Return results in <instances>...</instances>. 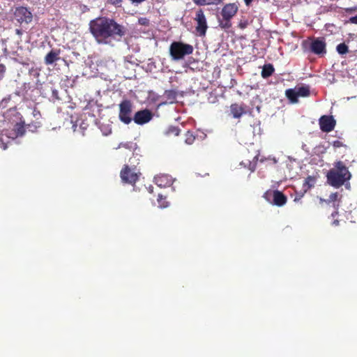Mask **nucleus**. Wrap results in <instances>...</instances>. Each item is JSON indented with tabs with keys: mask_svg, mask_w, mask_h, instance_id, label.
I'll return each instance as SVG.
<instances>
[{
	"mask_svg": "<svg viewBox=\"0 0 357 357\" xmlns=\"http://www.w3.org/2000/svg\"><path fill=\"white\" fill-rule=\"evenodd\" d=\"M89 31L96 41L100 45H110L113 41H121L126 33V28L114 19L98 17L89 22Z\"/></svg>",
	"mask_w": 357,
	"mask_h": 357,
	"instance_id": "f257e3e1",
	"label": "nucleus"
},
{
	"mask_svg": "<svg viewBox=\"0 0 357 357\" xmlns=\"http://www.w3.org/2000/svg\"><path fill=\"white\" fill-rule=\"evenodd\" d=\"M326 178L328 183L335 188H339L342 185L349 188L351 173L344 162L337 161L334 162L333 167L328 171Z\"/></svg>",
	"mask_w": 357,
	"mask_h": 357,
	"instance_id": "f03ea898",
	"label": "nucleus"
},
{
	"mask_svg": "<svg viewBox=\"0 0 357 357\" xmlns=\"http://www.w3.org/2000/svg\"><path fill=\"white\" fill-rule=\"evenodd\" d=\"M238 10L236 3H226L222 8L220 16L218 17L219 26L222 29H229L231 27V19Z\"/></svg>",
	"mask_w": 357,
	"mask_h": 357,
	"instance_id": "7ed1b4c3",
	"label": "nucleus"
},
{
	"mask_svg": "<svg viewBox=\"0 0 357 357\" xmlns=\"http://www.w3.org/2000/svg\"><path fill=\"white\" fill-rule=\"evenodd\" d=\"M193 50L192 45L181 41L172 42L169 48V55L173 61L183 59L185 56L192 54Z\"/></svg>",
	"mask_w": 357,
	"mask_h": 357,
	"instance_id": "20e7f679",
	"label": "nucleus"
},
{
	"mask_svg": "<svg viewBox=\"0 0 357 357\" xmlns=\"http://www.w3.org/2000/svg\"><path fill=\"white\" fill-rule=\"evenodd\" d=\"M310 95L309 86H296L285 91V96L291 103H296L299 97H307Z\"/></svg>",
	"mask_w": 357,
	"mask_h": 357,
	"instance_id": "39448f33",
	"label": "nucleus"
},
{
	"mask_svg": "<svg viewBox=\"0 0 357 357\" xmlns=\"http://www.w3.org/2000/svg\"><path fill=\"white\" fill-rule=\"evenodd\" d=\"M119 119L125 124H129L132 121V103L130 100H123L119 104Z\"/></svg>",
	"mask_w": 357,
	"mask_h": 357,
	"instance_id": "423d86ee",
	"label": "nucleus"
},
{
	"mask_svg": "<svg viewBox=\"0 0 357 357\" xmlns=\"http://www.w3.org/2000/svg\"><path fill=\"white\" fill-rule=\"evenodd\" d=\"M141 176L140 169H130L128 166L123 165L120 172V177L123 183L134 185Z\"/></svg>",
	"mask_w": 357,
	"mask_h": 357,
	"instance_id": "0eeeda50",
	"label": "nucleus"
},
{
	"mask_svg": "<svg viewBox=\"0 0 357 357\" xmlns=\"http://www.w3.org/2000/svg\"><path fill=\"white\" fill-rule=\"evenodd\" d=\"M194 20L197 23L195 30L197 35L201 37L205 36L208 26L206 17L202 9L200 8L196 11Z\"/></svg>",
	"mask_w": 357,
	"mask_h": 357,
	"instance_id": "6e6552de",
	"label": "nucleus"
},
{
	"mask_svg": "<svg viewBox=\"0 0 357 357\" xmlns=\"http://www.w3.org/2000/svg\"><path fill=\"white\" fill-rule=\"evenodd\" d=\"M15 19L20 24H29L32 21L33 15L31 12L26 7L20 6L15 8L14 11Z\"/></svg>",
	"mask_w": 357,
	"mask_h": 357,
	"instance_id": "1a4fd4ad",
	"label": "nucleus"
},
{
	"mask_svg": "<svg viewBox=\"0 0 357 357\" xmlns=\"http://www.w3.org/2000/svg\"><path fill=\"white\" fill-rule=\"evenodd\" d=\"M271 196L273 197V202L272 203L274 205H276L278 206H284L287 201V197L280 191L279 190H273L271 192H266L264 194V197L269 200V197Z\"/></svg>",
	"mask_w": 357,
	"mask_h": 357,
	"instance_id": "9d476101",
	"label": "nucleus"
},
{
	"mask_svg": "<svg viewBox=\"0 0 357 357\" xmlns=\"http://www.w3.org/2000/svg\"><path fill=\"white\" fill-rule=\"evenodd\" d=\"M153 118V113L148 109L137 112L132 120L137 125H144L149 123Z\"/></svg>",
	"mask_w": 357,
	"mask_h": 357,
	"instance_id": "9b49d317",
	"label": "nucleus"
},
{
	"mask_svg": "<svg viewBox=\"0 0 357 357\" xmlns=\"http://www.w3.org/2000/svg\"><path fill=\"white\" fill-rule=\"evenodd\" d=\"M335 120L332 116H322L319 119L320 128L323 132H329L335 126Z\"/></svg>",
	"mask_w": 357,
	"mask_h": 357,
	"instance_id": "f8f14e48",
	"label": "nucleus"
},
{
	"mask_svg": "<svg viewBox=\"0 0 357 357\" xmlns=\"http://www.w3.org/2000/svg\"><path fill=\"white\" fill-rule=\"evenodd\" d=\"M314 54L321 57L326 54V44L324 38H314Z\"/></svg>",
	"mask_w": 357,
	"mask_h": 357,
	"instance_id": "ddd939ff",
	"label": "nucleus"
},
{
	"mask_svg": "<svg viewBox=\"0 0 357 357\" xmlns=\"http://www.w3.org/2000/svg\"><path fill=\"white\" fill-rule=\"evenodd\" d=\"M60 50H52L44 58V62L46 65H52L60 59Z\"/></svg>",
	"mask_w": 357,
	"mask_h": 357,
	"instance_id": "4468645a",
	"label": "nucleus"
},
{
	"mask_svg": "<svg viewBox=\"0 0 357 357\" xmlns=\"http://www.w3.org/2000/svg\"><path fill=\"white\" fill-rule=\"evenodd\" d=\"M339 199H340V194L336 192L331 193L329 195L328 199L327 200H326V202L327 204L332 203L333 206L335 209V211L331 213V216L333 218H335L338 214L337 208L339 207Z\"/></svg>",
	"mask_w": 357,
	"mask_h": 357,
	"instance_id": "2eb2a0df",
	"label": "nucleus"
},
{
	"mask_svg": "<svg viewBox=\"0 0 357 357\" xmlns=\"http://www.w3.org/2000/svg\"><path fill=\"white\" fill-rule=\"evenodd\" d=\"M230 108L234 118L236 119L240 118L243 114L245 113L244 107L236 103L232 104Z\"/></svg>",
	"mask_w": 357,
	"mask_h": 357,
	"instance_id": "dca6fc26",
	"label": "nucleus"
},
{
	"mask_svg": "<svg viewBox=\"0 0 357 357\" xmlns=\"http://www.w3.org/2000/svg\"><path fill=\"white\" fill-rule=\"evenodd\" d=\"M275 71V68L271 63L265 64L261 73V75L263 78L266 79L271 76Z\"/></svg>",
	"mask_w": 357,
	"mask_h": 357,
	"instance_id": "f3484780",
	"label": "nucleus"
},
{
	"mask_svg": "<svg viewBox=\"0 0 357 357\" xmlns=\"http://www.w3.org/2000/svg\"><path fill=\"white\" fill-rule=\"evenodd\" d=\"M224 0H192L195 4L197 6L205 5H218L222 3Z\"/></svg>",
	"mask_w": 357,
	"mask_h": 357,
	"instance_id": "a211bd4d",
	"label": "nucleus"
},
{
	"mask_svg": "<svg viewBox=\"0 0 357 357\" xmlns=\"http://www.w3.org/2000/svg\"><path fill=\"white\" fill-rule=\"evenodd\" d=\"M139 164V158L137 157V155H133L129 159L128 162L124 165L128 166L130 169H139V168H138Z\"/></svg>",
	"mask_w": 357,
	"mask_h": 357,
	"instance_id": "6ab92c4d",
	"label": "nucleus"
},
{
	"mask_svg": "<svg viewBox=\"0 0 357 357\" xmlns=\"http://www.w3.org/2000/svg\"><path fill=\"white\" fill-rule=\"evenodd\" d=\"M180 129L177 126H169L165 132L166 135L178 136L180 133Z\"/></svg>",
	"mask_w": 357,
	"mask_h": 357,
	"instance_id": "aec40b11",
	"label": "nucleus"
},
{
	"mask_svg": "<svg viewBox=\"0 0 357 357\" xmlns=\"http://www.w3.org/2000/svg\"><path fill=\"white\" fill-rule=\"evenodd\" d=\"M165 96L170 102H173L176 99L177 92L174 90H166Z\"/></svg>",
	"mask_w": 357,
	"mask_h": 357,
	"instance_id": "412c9836",
	"label": "nucleus"
},
{
	"mask_svg": "<svg viewBox=\"0 0 357 357\" xmlns=\"http://www.w3.org/2000/svg\"><path fill=\"white\" fill-rule=\"evenodd\" d=\"M336 50L337 52L342 55L345 54L349 52L348 46L344 43L337 45Z\"/></svg>",
	"mask_w": 357,
	"mask_h": 357,
	"instance_id": "4be33fe9",
	"label": "nucleus"
},
{
	"mask_svg": "<svg viewBox=\"0 0 357 357\" xmlns=\"http://www.w3.org/2000/svg\"><path fill=\"white\" fill-rule=\"evenodd\" d=\"M311 181H312V177L311 176H307V178L304 181V183L303 185V188L304 192H306L311 188V186H312Z\"/></svg>",
	"mask_w": 357,
	"mask_h": 357,
	"instance_id": "5701e85b",
	"label": "nucleus"
},
{
	"mask_svg": "<svg viewBox=\"0 0 357 357\" xmlns=\"http://www.w3.org/2000/svg\"><path fill=\"white\" fill-rule=\"evenodd\" d=\"M15 130L16 132L17 136H22L24 135V133L25 132V129H24V126L20 123H17L15 125Z\"/></svg>",
	"mask_w": 357,
	"mask_h": 357,
	"instance_id": "b1692460",
	"label": "nucleus"
},
{
	"mask_svg": "<svg viewBox=\"0 0 357 357\" xmlns=\"http://www.w3.org/2000/svg\"><path fill=\"white\" fill-rule=\"evenodd\" d=\"M195 140V136L190 132H187L185 134V142L188 144H192Z\"/></svg>",
	"mask_w": 357,
	"mask_h": 357,
	"instance_id": "393cba45",
	"label": "nucleus"
},
{
	"mask_svg": "<svg viewBox=\"0 0 357 357\" xmlns=\"http://www.w3.org/2000/svg\"><path fill=\"white\" fill-rule=\"evenodd\" d=\"M249 24H250V22H249L248 20L243 18L239 21L238 26L241 29H244L249 25Z\"/></svg>",
	"mask_w": 357,
	"mask_h": 357,
	"instance_id": "a878e982",
	"label": "nucleus"
},
{
	"mask_svg": "<svg viewBox=\"0 0 357 357\" xmlns=\"http://www.w3.org/2000/svg\"><path fill=\"white\" fill-rule=\"evenodd\" d=\"M107 2L116 8H120L121 7L123 0H107Z\"/></svg>",
	"mask_w": 357,
	"mask_h": 357,
	"instance_id": "bb28decb",
	"label": "nucleus"
},
{
	"mask_svg": "<svg viewBox=\"0 0 357 357\" xmlns=\"http://www.w3.org/2000/svg\"><path fill=\"white\" fill-rule=\"evenodd\" d=\"M150 21L146 17H139L138 19V24L143 26H149Z\"/></svg>",
	"mask_w": 357,
	"mask_h": 357,
	"instance_id": "cd10ccee",
	"label": "nucleus"
},
{
	"mask_svg": "<svg viewBox=\"0 0 357 357\" xmlns=\"http://www.w3.org/2000/svg\"><path fill=\"white\" fill-rule=\"evenodd\" d=\"M5 72L6 66L3 64L0 63V79H2L3 78Z\"/></svg>",
	"mask_w": 357,
	"mask_h": 357,
	"instance_id": "c85d7f7f",
	"label": "nucleus"
},
{
	"mask_svg": "<svg viewBox=\"0 0 357 357\" xmlns=\"http://www.w3.org/2000/svg\"><path fill=\"white\" fill-rule=\"evenodd\" d=\"M333 146L335 148H340L344 146L343 143L341 141L335 140L333 142Z\"/></svg>",
	"mask_w": 357,
	"mask_h": 357,
	"instance_id": "c756f323",
	"label": "nucleus"
},
{
	"mask_svg": "<svg viewBox=\"0 0 357 357\" xmlns=\"http://www.w3.org/2000/svg\"><path fill=\"white\" fill-rule=\"evenodd\" d=\"M344 10H345L346 13H351L357 11V6H354V7H351V8H347Z\"/></svg>",
	"mask_w": 357,
	"mask_h": 357,
	"instance_id": "7c9ffc66",
	"label": "nucleus"
},
{
	"mask_svg": "<svg viewBox=\"0 0 357 357\" xmlns=\"http://www.w3.org/2000/svg\"><path fill=\"white\" fill-rule=\"evenodd\" d=\"M306 43L308 45L309 50L312 52V38L309 37Z\"/></svg>",
	"mask_w": 357,
	"mask_h": 357,
	"instance_id": "2f4dec72",
	"label": "nucleus"
},
{
	"mask_svg": "<svg viewBox=\"0 0 357 357\" xmlns=\"http://www.w3.org/2000/svg\"><path fill=\"white\" fill-rule=\"evenodd\" d=\"M349 22L351 24H357V15L350 17Z\"/></svg>",
	"mask_w": 357,
	"mask_h": 357,
	"instance_id": "473e14b6",
	"label": "nucleus"
},
{
	"mask_svg": "<svg viewBox=\"0 0 357 357\" xmlns=\"http://www.w3.org/2000/svg\"><path fill=\"white\" fill-rule=\"evenodd\" d=\"M133 4H140L142 2L145 1L146 0H129Z\"/></svg>",
	"mask_w": 357,
	"mask_h": 357,
	"instance_id": "72a5a7b5",
	"label": "nucleus"
},
{
	"mask_svg": "<svg viewBox=\"0 0 357 357\" xmlns=\"http://www.w3.org/2000/svg\"><path fill=\"white\" fill-rule=\"evenodd\" d=\"M162 199V195H158V202L160 204L161 206L165 207L166 206L161 203V200Z\"/></svg>",
	"mask_w": 357,
	"mask_h": 357,
	"instance_id": "f704fd0d",
	"label": "nucleus"
},
{
	"mask_svg": "<svg viewBox=\"0 0 357 357\" xmlns=\"http://www.w3.org/2000/svg\"><path fill=\"white\" fill-rule=\"evenodd\" d=\"M15 33L18 35L20 37L22 35V31L20 29H15Z\"/></svg>",
	"mask_w": 357,
	"mask_h": 357,
	"instance_id": "c9c22d12",
	"label": "nucleus"
},
{
	"mask_svg": "<svg viewBox=\"0 0 357 357\" xmlns=\"http://www.w3.org/2000/svg\"><path fill=\"white\" fill-rule=\"evenodd\" d=\"M33 116H34L35 117H36L37 116H40V112H39L38 110H37V109H34V110L33 111Z\"/></svg>",
	"mask_w": 357,
	"mask_h": 357,
	"instance_id": "e433bc0d",
	"label": "nucleus"
},
{
	"mask_svg": "<svg viewBox=\"0 0 357 357\" xmlns=\"http://www.w3.org/2000/svg\"><path fill=\"white\" fill-rule=\"evenodd\" d=\"M252 1L253 0H244V2L246 6H250Z\"/></svg>",
	"mask_w": 357,
	"mask_h": 357,
	"instance_id": "4c0bfd02",
	"label": "nucleus"
},
{
	"mask_svg": "<svg viewBox=\"0 0 357 357\" xmlns=\"http://www.w3.org/2000/svg\"><path fill=\"white\" fill-rule=\"evenodd\" d=\"M333 225H339V220H334L333 222Z\"/></svg>",
	"mask_w": 357,
	"mask_h": 357,
	"instance_id": "58836bf2",
	"label": "nucleus"
},
{
	"mask_svg": "<svg viewBox=\"0 0 357 357\" xmlns=\"http://www.w3.org/2000/svg\"><path fill=\"white\" fill-rule=\"evenodd\" d=\"M162 178H163V177H160V178H158L157 183H158L160 182V181H161Z\"/></svg>",
	"mask_w": 357,
	"mask_h": 357,
	"instance_id": "ea45409f",
	"label": "nucleus"
},
{
	"mask_svg": "<svg viewBox=\"0 0 357 357\" xmlns=\"http://www.w3.org/2000/svg\"><path fill=\"white\" fill-rule=\"evenodd\" d=\"M121 146H123L126 147V144H121Z\"/></svg>",
	"mask_w": 357,
	"mask_h": 357,
	"instance_id": "a19ab883",
	"label": "nucleus"
}]
</instances>
